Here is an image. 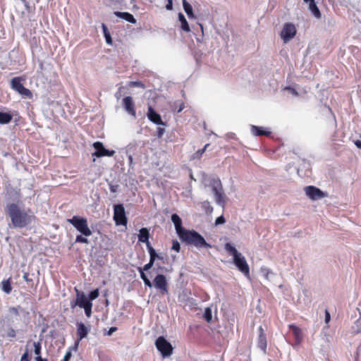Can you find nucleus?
<instances>
[{
  "label": "nucleus",
  "mask_w": 361,
  "mask_h": 361,
  "mask_svg": "<svg viewBox=\"0 0 361 361\" xmlns=\"http://www.w3.org/2000/svg\"><path fill=\"white\" fill-rule=\"evenodd\" d=\"M286 90H288L291 94H293L295 96L298 95V92H297V90L291 87H286Z\"/></svg>",
  "instance_id": "nucleus-43"
},
{
  "label": "nucleus",
  "mask_w": 361,
  "mask_h": 361,
  "mask_svg": "<svg viewBox=\"0 0 361 361\" xmlns=\"http://www.w3.org/2000/svg\"><path fill=\"white\" fill-rule=\"evenodd\" d=\"M172 250L176 251L177 252H179L180 250V243L178 242V240H174L172 242Z\"/></svg>",
  "instance_id": "nucleus-38"
},
{
  "label": "nucleus",
  "mask_w": 361,
  "mask_h": 361,
  "mask_svg": "<svg viewBox=\"0 0 361 361\" xmlns=\"http://www.w3.org/2000/svg\"><path fill=\"white\" fill-rule=\"evenodd\" d=\"M178 20L181 23V29L185 32H190V29L188 21L186 20L184 15L182 13H178Z\"/></svg>",
  "instance_id": "nucleus-27"
},
{
  "label": "nucleus",
  "mask_w": 361,
  "mask_h": 361,
  "mask_svg": "<svg viewBox=\"0 0 361 361\" xmlns=\"http://www.w3.org/2000/svg\"><path fill=\"white\" fill-rule=\"evenodd\" d=\"M117 330V327L112 326L109 329V330L107 332L108 336H111L114 332H115Z\"/></svg>",
  "instance_id": "nucleus-47"
},
{
  "label": "nucleus",
  "mask_w": 361,
  "mask_h": 361,
  "mask_svg": "<svg viewBox=\"0 0 361 361\" xmlns=\"http://www.w3.org/2000/svg\"><path fill=\"white\" fill-rule=\"evenodd\" d=\"M130 87H138L141 88H145V85L140 81H130L128 83Z\"/></svg>",
  "instance_id": "nucleus-35"
},
{
  "label": "nucleus",
  "mask_w": 361,
  "mask_h": 361,
  "mask_svg": "<svg viewBox=\"0 0 361 361\" xmlns=\"http://www.w3.org/2000/svg\"><path fill=\"white\" fill-rule=\"evenodd\" d=\"M149 233L147 228H142L140 230V233L138 235V240L141 243H146L147 250H149V247H152L149 242Z\"/></svg>",
  "instance_id": "nucleus-19"
},
{
  "label": "nucleus",
  "mask_w": 361,
  "mask_h": 361,
  "mask_svg": "<svg viewBox=\"0 0 361 361\" xmlns=\"http://www.w3.org/2000/svg\"><path fill=\"white\" fill-rule=\"evenodd\" d=\"M67 221L82 234L76 236L75 242L85 244L89 243V240L85 237L90 236L92 232L88 226L87 219L79 216H73V218L68 219Z\"/></svg>",
  "instance_id": "nucleus-3"
},
{
  "label": "nucleus",
  "mask_w": 361,
  "mask_h": 361,
  "mask_svg": "<svg viewBox=\"0 0 361 361\" xmlns=\"http://www.w3.org/2000/svg\"><path fill=\"white\" fill-rule=\"evenodd\" d=\"M171 221L174 224L176 231L183 243L188 245H193L197 249L211 248L212 245L207 243L202 235L195 230H187L182 226V220L180 216L173 214Z\"/></svg>",
  "instance_id": "nucleus-1"
},
{
  "label": "nucleus",
  "mask_w": 361,
  "mask_h": 361,
  "mask_svg": "<svg viewBox=\"0 0 361 361\" xmlns=\"http://www.w3.org/2000/svg\"><path fill=\"white\" fill-rule=\"evenodd\" d=\"M102 27L104 36L105 39H106V42L108 44L111 45L113 42H112V39H111L110 32H109V31L108 30V27H106V25L104 23H102Z\"/></svg>",
  "instance_id": "nucleus-28"
},
{
  "label": "nucleus",
  "mask_w": 361,
  "mask_h": 361,
  "mask_svg": "<svg viewBox=\"0 0 361 361\" xmlns=\"http://www.w3.org/2000/svg\"><path fill=\"white\" fill-rule=\"evenodd\" d=\"M23 277L26 282H30L32 281V279L29 277V274L27 272L24 273Z\"/></svg>",
  "instance_id": "nucleus-46"
},
{
  "label": "nucleus",
  "mask_w": 361,
  "mask_h": 361,
  "mask_svg": "<svg viewBox=\"0 0 361 361\" xmlns=\"http://www.w3.org/2000/svg\"><path fill=\"white\" fill-rule=\"evenodd\" d=\"M25 81L23 77H15L11 80V87L17 92L24 98L32 99L33 97L32 92L23 85V82Z\"/></svg>",
  "instance_id": "nucleus-6"
},
{
  "label": "nucleus",
  "mask_w": 361,
  "mask_h": 361,
  "mask_svg": "<svg viewBox=\"0 0 361 361\" xmlns=\"http://www.w3.org/2000/svg\"><path fill=\"white\" fill-rule=\"evenodd\" d=\"M164 133H165V129L164 128L158 127L157 128V136L159 138H161L164 135Z\"/></svg>",
  "instance_id": "nucleus-40"
},
{
  "label": "nucleus",
  "mask_w": 361,
  "mask_h": 361,
  "mask_svg": "<svg viewBox=\"0 0 361 361\" xmlns=\"http://www.w3.org/2000/svg\"><path fill=\"white\" fill-rule=\"evenodd\" d=\"M259 330V337H258V341H257V345L258 347L263 350L264 353H266L267 347V336L264 333V329L262 326H260L258 329Z\"/></svg>",
  "instance_id": "nucleus-18"
},
{
  "label": "nucleus",
  "mask_w": 361,
  "mask_h": 361,
  "mask_svg": "<svg viewBox=\"0 0 361 361\" xmlns=\"http://www.w3.org/2000/svg\"><path fill=\"white\" fill-rule=\"evenodd\" d=\"M6 336L8 338H15L16 336V331L12 327H9L6 334Z\"/></svg>",
  "instance_id": "nucleus-36"
},
{
  "label": "nucleus",
  "mask_w": 361,
  "mask_h": 361,
  "mask_svg": "<svg viewBox=\"0 0 361 361\" xmlns=\"http://www.w3.org/2000/svg\"><path fill=\"white\" fill-rule=\"evenodd\" d=\"M251 132L255 136H267L269 137L271 135V131L268 130L267 129L257 126H251Z\"/></svg>",
  "instance_id": "nucleus-20"
},
{
  "label": "nucleus",
  "mask_w": 361,
  "mask_h": 361,
  "mask_svg": "<svg viewBox=\"0 0 361 361\" xmlns=\"http://www.w3.org/2000/svg\"><path fill=\"white\" fill-rule=\"evenodd\" d=\"M224 223H225V218L222 215L219 216V217H217L216 221H215V224L216 225L223 224Z\"/></svg>",
  "instance_id": "nucleus-41"
},
{
  "label": "nucleus",
  "mask_w": 361,
  "mask_h": 361,
  "mask_svg": "<svg viewBox=\"0 0 361 361\" xmlns=\"http://www.w3.org/2000/svg\"><path fill=\"white\" fill-rule=\"evenodd\" d=\"M354 143H355V145H356V147H357V148L361 149V140H355V141L354 142Z\"/></svg>",
  "instance_id": "nucleus-50"
},
{
  "label": "nucleus",
  "mask_w": 361,
  "mask_h": 361,
  "mask_svg": "<svg viewBox=\"0 0 361 361\" xmlns=\"http://www.w3.org/2000/svg\"><path fill=\"white\" fill-rule=\"evenodd\" d=\"M34 352L36 355L35 357H41L42 345L39 342H33Z\"/></svg>",
  "instance_id": "nucleus-32"
},
{
  "label": "nucleus",
  "mask_w": 361,
  "mask_h": 361,
  "mask_svg": "<svg viewBox=\"0 0 361 361\" xmlns=\"http://www.w3.org/2000/svg\"><path fill=\"white\" fill-rule=\"evenodd\" d=\"M5 210L11 219V225L13 228H23L28 227L36 219V216L30 209H25L16 203L8 204Z\"/></svg>",
  "instance_id": "nucleus-2"
},
{
  "label": "nucleus",
  "mask_w": 361,
  "mask_h": 361,
  "mask_svg": "<svg viewBox=\"0 0 361 361\" xmlns=\"http://www.w3.org/2000/svg\"><path fill=\"white\" fill-rule=\"evenodd\" d=\"M90 331V329L87 327L83 323L80 322L77 324V341L75 343V348L77 349L79 342L85 338Z\"/></svg>",
  "instance_id": "nucleus-14"
},
{
  "label": "nucleus",
  "mask_w": 361,
  "mask_h": 361,
  "mask_svg": "<svg viewBox=\"0 0 361 361\" xmlns=\"http://www.w3.org/2000/svg\"><path fill=\"white\" fill-rule=\"evenodd\" d=\"M118 185H112L110 184L109 189L111 192H116L118 190Z\"/></svg>",
  "instance_id": "nucleus-45"
},
{
  "label": "nucleus",
  "mask_w": 361,
  "mask_h": 361,
  "mask_svg": "<svg viewBox=\"0 0 361 361\" xmlns=\"http://www.w3.org/2000/svg\"><path fill=\"white\" fill-rule=\"evenodd\" d=\"M114 220L116 225L126 226L128 219L126 216L125 209L123 204H116L114 207Z\"/></svg>",
  "instance_id": "nucleus-9"
},
{
  "label": "nucleus",
  "mask_w": 361,
  "mask_h": 361,
  "mask_svg": "<svg viewBox=\"0 0 361 361\" xmlns=\"http://www.w3.org/2000/svg\"><path fill=\"white\" fill-rule=\"evenodd\" d=\"M19 310H21V307L20 306H18L16 307H12L8 309V314L7 316V319L10 322H13L14 318H17L18 317H19Z\"/></svg>",
  "instance_id": "nucleus-22"
},
{
  "label": "nucleus",
  "mask_w": 361,
  "mask_h": 361,
  "mask_svg": "<svg viewBox=\"0 0 361 361\" xmlns=\"http://www.w3.org/2000/svg\"><path fill=\"white\" fill-rule=\"evenodd\" d=\"M183 6L189 18H195L192 7L186 0H183Z\"/></svg>",
  "instance_id": "nucleus-25"
},
{
  "label": "nucleus",
  "mask_w": 361,
  "mask_h": 361,
  "mask_svg": "<svg viewBox=\"0 0 361 361\" xmlns=\"http://www.w3.org/2000/svg\"><path fill=\"white\" fill-rule=\"evenodd\" d=\"M309 4V10L311 11V13H312V15L316 18H321L322 17V14H321V12L319 9V8L317 7V4H316V2L314 0H312V1H310L307 2Z\"/></svg>",
  "instance_id": "nucleus-23"
},
{
  "label": "nucleus",
  "mask_w": 361,
  "mask_h": 361,
  "mask_svg": "<svg viewBox=\"0 0 361 361\" xmlns=\"http://www.w3.org/2000/svg\"><path fill=\"white\" fill-rule=\"evenodd\" d=\"M304 190L306 195L312 200H320L327 196L325 192H322L319 188L313 185L306 186L304 188Z\"/></svg>",
  "instance_id": "nucleus-12"
},
{
  "label": "nucleus",
  "mask_w": 361,
  "mask_h": 361,
  "mask_svg": "<svg viewBox=\"0 0 361 361\" xmlns=\"http://www.w3.org/2000/svg\"><path fill=\"white\" fill-rule=\"evenodd\" d=\"M36 361H48L46 358H42V357H35Z\"/></svg>",
  "instance_id": "nucleus-52"
},
{
  "label": "nucleus",
  "mask_w": 361,
  "mask_h": 361,
  "mask_svg": "<svg viewBox=\"0 0 361 361\" xmlns=\"http://www.w3.org/2000/svg\"><path fill=\"white\" fill-rule=\"evenodd\" d=\"M202 208L204 210L207 214H211L213 212V207L211 206L209 201H204L202 203Z\"/></svg>",
  "instance_id": "nucleus-31"
},
{
  "label": "nucleus",
  "mask_w": 361,
  "mask_h": 361,
  "mask_svg": "<svg viewBox=\"0 0 361 361\" xmlns=\"http://www.w3.org/2000/svg\"><path fill=\"white\" fill-rule=\"evenodd\" d=\"M99 293L98 289L93 290L90 293L88 299L90 300V302H92V300L97 299L99 297Z\"/></svg>",
  "instance_id": "nucleus-34"
},
{
  "label": "nucleus",
  "mask_w": 361,
  "mask_h": 361,
  "mask_svg": "<svg viewBox=\"0 0 361 361\" xmlns=\"http://www.w3.org/2000/svg\"><path fill=\"white\" fill-rule=\"evenodd\" d=\"M147 116L148 119L153 123L164 126H166V123L162 121L161 116L155 111L152 106H148Z\"/></svg>",
  "instance_id": "nucleus-15"
},
{
  "label": "nucleus",
  "mask_w": 361,
  "mask_h": 361,
  "mask_svg": "<svg viewBox=\"0 0 361 361\" xmlns=\"http://www.w3.org/2000/svg\"><path fill=\"white\" fill-rule=\"evenodd\" d=\"M93 147L95 152L92 153L93 157H112L115 154L114 150L106 149L102 142H95L93 143Z\"/></svg>",
  "instance_id": "nucleus-11"
},
{
  "label": "nucleus",
  "mask_w": 361,
  "mask_h": 361,
  "mask_svg": "<svg viewBox=\"0 0 361 361\" xmlns=\"http://www.w3.org/2000/svg\"><path fill=\"white\" fill-rule=\"evenodd\" d=\"M166 9L168 11H171L173 9V1L167 0V4L166 5Z\"/></svg>",
  "instance_id": "nucleus-42"
},
{
  "label": "nucleus",
  "mask_w": 361,
  "mask_h": 361,
  "mask_svg": "<svg viewBox=\"0 0 361 361\" xmlns=\"http://www.w3.org/2000/svg\"><path fill=\"white\" fill-rule=\"evenodd\" d=\"M355 326H358L360 324H361V312H360V317L359 319L355 322Z\"/></svg>",
  "instance_id": "nucleus-51"
},
{
  "label": "nucleus",
  "mask_w": 361,
  "mask_h": 361,
  "mask_svg": "<svg viewBox=\"0 0 361 361\" xmlns=\"http://www.w3.org/2000/svg\"><path fill=\"white\" fill-rule=\"evenodd\" d=\"M152 285L159 290L162 295L168 294V283L166 278L163 274H158L153 281Z\"/></svg>",
  "instance_id": "nucleus-10"
},
{
  "label": "nucleus",
  "mask_w": 361,
  "mask_h": 361,
  "mask_svg": "<svg viewBox=\"0 0 361 361\" xmlns=\"http://www.w3.org/2000/svg\"><path fill=\"white\" fill-rule=\"evenodd\" d=\"M203 317L207 322H210L212 321V312L209 307L205 308Z\"/></svg>",
  "instance_id": "nucleus-33"
},
{
  "label": "nucleus",
  "mask_w": 361,
  "mask_h": 361,
  "mask_svg": "<svg viewBox=\"0 0 361 361\" xmlns=\"http://www.w3.org/2000/svg\"><path fill=\"white\" fill-rule=\"evenodd\" d=\"M149 262L146 264L143 267H138V271L140 274V277L143 280L144 283L146 286H148L149 288L152 287V283L150 281V280L148 279V277L145 274V271H148L150 269L157 258L162 259V257L159 256L153 247H149Z\"/></svg>",
  "instance_id": "nucleus-5"
},
{
  "label": "nucleus",
  "mask_w": 361,
  "mask_h": 361,
  "mask_svg": "<svg viewBox=\"0 0 361 361\" xmlns=\"http://www.w3.org/2000/svg\"><path fill=\"white\" fill-rule=\"evenodd\" d=\"M225 249L233 257V263L245 276L250 277V268L244 256L231 243L225 244Z\"/></svg>",
  "instance_id": "nucleus-4"
},
{
  "label": "nucleus",
  "mask_w": 361,
  "mask_h": 361,
  "mask_svg": "<svg viewBox=\"0 0 361 361\" xmlns=\"http://www.w3.org/2000/svg\"><path fill=\"white\" fill-rule=\"evenodd\" d=\"M155 345L164 357H169L173 353L172 345L164 336L157 338Z\"/></svg>",
  "instance_id": "nucleus-7"
},
{
  "label": "nucleus",
  "mask_w": 361,
  "mask_h": 361,
  "mask_svg": "<svg viewBox=\"0 0 361 361\" xmlns=\"http://www.w3.org/2000/svg\"><path fill=\"white\" fill-rule=\"evenodd\" d=\"M330 318H331V317H330L329 312L327 310H326V312H325V322L326 323H328L330 321Z\"/></svg>",
  "instance_id": "nucleus-48"
},
{
  "label": "nucleus",
  "mask_w": 361,
  "mask_h": 361,
  "mask_svg": "<svg viewBox=\"0 0 361 361\" xmlns=\"http://www.w3.org/2000/svg\"><path fill=\"white\" fill-rule=\"evenodd\" d=\"M356 333H360L361 332V323L358 325V326H356Z\"/></svg>",
  "instance_id": "nucleus-53"
},
{
  "label": "nucleus",
  "mask_w": 361,
  "mask_h": 361,
  "mask_svg": "<svg viewBox=\"0 0 361 361\" xmlns=\"http://www.w3.org/2000/svg\"><path fill=\"white\" fill-rule=\"evenodd\" d=\"M92 302L82 307L85 310V313L87 317H90V316L92 314Z\"/></svg>",
  "instance_id": "nucleus-37"
},
{
  "label": "nucleus",
  "mask_w": 361,
  "mask_h": 361,
  "mask_svg": "<svg viewBox=\"0 0 361 361\" xmlns=\"http://www.w3.org/2000/svg\"><path fill=\"white\" fill-rule=\"evenodd\" d=\"M288 328L293 332L295 345H300L303 339L302 330L298 326H295L293 324H289Z\"/></svg>",
  "instance_id": "nucleus-17"
},
{
  "label": "nucleus",
  "mask_w": 361,
  "mask_h": 361,
  "mask_svg": "<svg viewBox=\"0 0 361 361\" xmlns=\"http://www.w3.org/2000/svg\"><path fill=\"white\" fill-rule=\"evenodd\" d=\"M297 33L295 25L292 23H286L281 29L280 36L284 43H287L293 39Z\"/></svg>",
  "instance_id": "nucleus-8"
},
{
  "label": "nucleus",
  "mask_w": 361,
  "mask_h": 361,
  "mask_svg": "<svg viewBox=\"0 0 361 361\" xmlns=\"http://www.w3.org/2000/svg\"><path fill=\"white\" fill-rule=\"evenodd\" d=\"M13 118V116L10 113L0 111V123L7 124L9 123Z\"/></svg>",
  "instance_id": "nucleus-26"
},
{
  "label": "nucleus",
  "mask_w": 361,
  "mask_h": 361,
  "mask_svg": "<svg viewBox=\"0 0 361 361\" xmlns=\"http://www.w3.org/2000/svg\"><path fill=\"white\" fill-rule=\"evenodd\" d=\"M212 191L215 195L216 203L224 205V193L216 187L212 188Z\"/></svg>",
  "instance_id": "nucleus-24"
},
{
  "label": "nucleus",
  "mask_w": 361,
  "mask_h": 361,
  "mask_svg": "<svg viewBox=\"0 0 361 361\" xmlns=\"http://www.w3.org/2000/svg\"><path fill=\"white\" fill-rule=\"evenodd\" d=\"M209 146V143L206 144L202 149H198L197 152H195L192 155L191 159H200L202 154L204 153V152L207 150V149Z\"/></svg>",
  "instance_id": "nucleus-29"
},
{
  "label": "nucleus",
  "mask_w": 361,
  "mask_h": 361,
  "mask_svg": "<svg viewBox=\"0 0 361 361\" xmlns=\"http://www.w3.org/2000/svg\"><path fill=\"white\" fill-rule=\"evenodd\" d=\"M20 361H31V357L29 355L27 349H26L25 352L23 354Z\"/></svg>",
  "instance_id": "nucleus-39"
},
{
  "label": "nucleus",
  "mask_w": 361,
  "mask_h": 361,
  "mask_svg": "<svg viewBox=\"0 0 361 361\" xmlns=\"http://www.w3.org/2000/svg\"><path fill=\"white\" fill-rule=\"evenodd\" d=\"M185 107V105L183 104V102H180V104H179V108L178 109L177 111L178 112H180Z\"/></svg>",
  "instance_id": "nucleus-49"
},
{
  "label": "nucleus",
  "mask_w": 361,
  "mask_h": 361,
  "mask_svg": "<svg viewBox=\"0 0 361 361\" xmlns=\"http://www.w3.org/2000/svg\"><path fill=\"white\" fill-rule=\"evenodd\" d=\"M123 104L126 111L133 116L135 117L136 111L133 99L130 96H127L123 99Z\"/></svg>",
  "instance_id": "nucleus-16"
},
{
  "label": "nucleus",
  "mask_w": 361,
  "mask_h": 361,
  "mask_svg": "<svg viewBox=\"0 0 361 361\" xmlns=\"http://www.w3.org/2000/svg\"><path fill=\"white\" fill-rule=\"evenodd\" d=\"M76 291V299L75 301L71 302V307L72 308H74L75 306H79L80 307L82 308L83 307L89 305L92 302L90 301L88 298L86 297L85 293L83 292L79 291L78 289L75 288Z\"/></svg>",
  "instance_id": "nucleus-13"
},
{
  "label": "nucleus",
  "mask_w": 361,
  "mask_h": 361,
  "mask_svg": "<svg viewBox=\"0 0 361 361\" xmlns=\"http://www.w3.org/2000/svg\"><path fill=\"white\" fill-rule=\"evenodd\" d=\"M71 355H71V353L70 351L66 352V353L65 354L63 360H61V361H69V360L71 357Z\"/></svg>",
  "instance_id": "nucleus-44"
},
{
  "label": "nucleus",
  "mask_w": 361,
  "mask_h": 361,
  "mask_svg": "<svg viewBox=\"0 0 361 361\" xmlns=\"http://www.w3.org/2000/svg\"><path fill=\"white\" fill-rule=\"evenodd\" d=\"M114 14L122 19H124L125 20L133 24H135L137 23L136 19L134 18V16L128 12H120V11H115Z\"/></svg>",
  "instance_id": "nucleus-21"
},
{
  "label": "nucleus",
  "mask_w": 361,
  "mask_h": 361,
  "mask_svg": "<svg viewBox=\"0 0 361 361\" xmlns=\"http://www.w3.org/2000/svg\"><path fill=\"white\" fill-rule=\"evenodd\" d=\"M2 290L7 294H9L12 290L11 283L9 279L4 280L1 282Z\"/></svg>",
  "instance_id": "nucleus-30"
}]
</instances>
